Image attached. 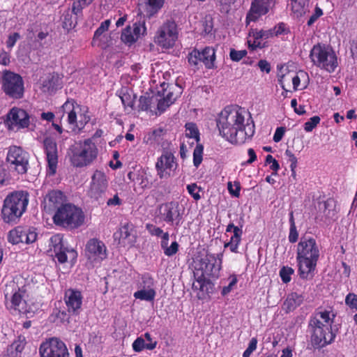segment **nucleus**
<instances>
[{
	"instance_id": "f704fd0d",
	"label": "nucleus",
	"mask_w": 357,
	"mask_h": 357,
	"mask_svg": "<svg viewBox=\"0 0 357 357\" xmlns=\"http://www.w3.org/2000/svg\"><path fill=\"white\" fill-rule=\"evenodd\" d=\"M146 15L151 18L162 8L165 0H142Z\"/></svg>"
},
{
	"instance_id": "8fccbe9b",
	"label": "nucleus",
	"mask_w": 357,
	"mask_h": 357,
	"mask_svg": "<svg viewBox=\"0 0 357 357\" xmlns=\"http://www.w3.org/2000/svg\"><path fill=\"white\" fill-rule=\"evenodd\" d=\"M284 155L287 158V160L290 162V169L291 172H294V169L297 167V158L292 151L289 149H287L284 152Z\"/></svg>"
},
{
	"instance_id": "a18cd8bd",
	"label": "nucleus",
	"mask_w": 357,
	"mask_h": 357,
	"mask_svg": "<svg viewBox=\"0 0 357 357\" xmlns=\"http://www.w3.org/2000/svg\"><path fill=\"white\" fill-rule=\"evenodd\" d=\"M294 273V271L292 268L284 266L280 271V276L283 282L287 283L291 280V276Z\"/></svg>"
},
{
	"instance_id": "f257e3e1",
	"label": "nucleus",
	"mask_w": 357,
	"mask_h": 357,
	"mask_svg": "<svg viewBox=\"0 0 357 357\" xmlns=\"http://www.w3.org/2000/svg\"><path fill=\"white\" fill-rule=\"evenodd\" d=\"M220 135L233 144H243L250 139L255 126L252 116L245 109L238 107H227L217 119Z\"/></svg>"
},
{
	"instance_id": "a878e982",
	"label": "nucleus",
	"mask_w": 357,
	"mask_h": 357,
	"mask_svg": "<svg viewBox=\"0 0 357 357\" xmlns=\"http://www.w3.org/2000/svg\"><path fill=\"white\" fill-rule=\"evenodd\" d=\"M26 291L19 289L11 297L10 308L26 314L32 312L30 306L26 303Z\"/></svg>"
},
{
	"instance_id": "ea45409f",
	"label": "nucleus",
	"mask_w": 357,
	"mask_h": 357,
	"mask_svg": "<svg viewBox=\"0 0 357 357\" xmlns=\"http://www.w3.org/2000/svg\"><path fill=\"white\" fill-rule=\"evenodd\" d=\"M305 73L303 72H300L298 73H296L294 72H288L287 78L291 79V83L293 85V89L294 91H296L299 89L300 83H301V77H304ZM286 78V77H284Z\"/></svg>"
},
{
	"instance_id": "5fc2aeb1",
	"label": "nucleus",
	"mask_w": 357,
	"mask_h": 357,
	"mask_svg": "<svg viewBox=\"0 0 357 357\" xmlns=\"http://www.w3.org/2000/svg\"><path fill=\"white\" fill-rule=\"evenodd\" d=\"M178 250V244L176 241L172 243L170 246H168L164 249V253L166 256L171 257L175 255Z\"/></svg>"
},
{
	"instance_id": "e2e57ef3",
	"label": "nucleus",
	"mask_w": 357,
	"mask_h": 357,
	"mask_svg": "<svg viewBox=\"0 0 357 357\" xmlns=\"http://www.w3.org/2000/svg\"><path fill=\"white\" fill-rule=\"evenodd\" d=\"M66 315L67 314L64 311L56 310L52 314V317H55L52 321H56L57 320H59L60 322H62L63 320H64V319L66 317Z\"/></svg>"
},
{
	"instance_id": "69168bd1",
	"label": "nucleus",
	"mask_w": 357,
	"mask_h": 357,
	"mask_svg": "<svg viewBox=\"0 0 357 357\" xmlns=\"http://www.w3.org/2000/svg\"><path fill=\"white\" fill-rule=\"evenodd\" d=\"M258 67L261 71L268 73L271 71L270 63L266 60H260L258 62Z\"/></svg>"
},
{
	"instance_id": "20e7f679",
	"label": "nucleus",
	"mask_w": 357,
	"mask_h": 357,
	"mask_svg": "<svg viewBox=\"0 0 357 357\" xmlns=\"http://www.w3.org/2000/svg\"><path fill=\"white\" fill-rule=\"evenodd\" d=\"M335 314L326 309L317 310L310 318L309 328L312 332L311 340L313 344L322 347L335 338L331 330Z\"/></svg>"
},
{
	"instance_id": "c9c22d12",
	"label": "nucleus",
	"mask_w": 357,
	"mask_h": 357,
	"mask_svg": "<svg viewBox=\"0 0 357 357\" xmlns=\"http://www.w3.org/2000/svg\"><path fill=\"white\" fill-rule=\"evenodd\" d=\"M291 10L296 17H302L309 12V0H291Z\"/></svg>"
},
{
	"instance_id": "412c9836",
	"label": "nucleus",
	"mask_w": 357,
	"mask_h": 357,
	"mask_svg": "<svg viewBox=\"0 0 357 357\" xmlns=\"http://www.w3.org/2000/svg\"><path fill=\"white\" fill-rule=\"evenodd\" d=\"M37 233L34 228L17 227L8 233V240L13 244L24 243H33L37 239Z\"/></svg>"
},
{
	"instance_id": "c756f323",
	"label": "nucleus",
	"mask_w": 357,
	"mask_h": 357,
	"mask_svg": "<svg viewBox=\"0 0 357 357\" xmlns=\"http://www.w3.org/2000/svg\"><path fill=\"white\" fill-rule=\"evenodd\" d=\"M157 344V341L153 340L149 333H145L133 342L132 349L136 352H140L145 349L153 350L156 347Z\"/></svg>"
},
{
	"instance_id": "49530a36",
	"label": "nucleus",
	"mask_w": 357,
	"mask_h": 357,
	"mask_svg": "<svg viewBox=\"0 0 357 357\" xmlns=\"http://www.w3.org/2000/svg\"><path fill=\"white\" fill-rule=\"evenodd\" d=\"M154 97H149V96H141L139 100V107L142 110H148L151 108V105L154 100Z\"/></svg>"
},
{
	"instance_id": "338daca9",
	"label": "nucleus",
	"mask_w": 357,
	"mask_h": 357,
	"mask_svg": "<svg viewBox=\"0 0 357 357\" xmlns=\"http://www.w3.org/2000/svg\"><path fill=\"white\" fill-rule=\"evenodd\" d=\"M10 55L3 51L0 53V64L8 66L10 63Z\"/></svg>"
},
{
	"instance_id": "3c124183",
	"label": "nucleus",
	"mask_w": 357,
	"mask_h": 357,
	"mask_svg": "<svg viewBox=\"0 0 357 357\" xmlns=\"http://www.w3.org/2000/svg\"><path fill=\"white\" fill-rule=\"evenodd\" d=\"M230 282L227 286H225L222 289V295L226 296L233 289L234 287L237 284L238 280L235 275H231L229 278Z\"/></svg>"
},
{
	"instance_id": "1a4fd4ad",
	"label": "nucleus",
	"mask_w": 357,
	"mask_h": 357,
	"mask_svg": "<svg viewBox=\"0 0 357 357\" xmlns=\"http://www.w3.org/2000/svg\"><path fill=\"white\" fill-rule=\"evenodd\" d=\"M63 114L68 115V123L73 131L79 132L90 121L87 109L77 104L73 100H68L61 107Z\"/></svg>"
},
{
	"instance_id": "58836bf2",
	"label": "nucleus",
	"mask_w": 357,
	"mask_h": 357,
	"mask_svg": "<svg viewBox=\"0 0 357 357\" xmlns=\"http://www.w3.org/2000/svg\"><path fill=\"white\" fill-rule=\"evenodd\" d=\"M185 135L187 137L194 139L197 142L199 141V132L195 123H188L185 124Z\"/></svg>"
},
{
	"instance_id": "6e6552de",
	"label": "nucleus",
	"mask_w": 357,
	"mask_h": 357,
	"mask_svg": "<svg viewBox=\"0 0 357 357\" xmlns=\"http://www.w3.org/2000/svg\"><path fill=\"white\" fill-rule=\"evenodd\" d=\"M53 220L56 225L75 229L83 224L84 215L79 208L67 204L58 208L53 216Z\"/></svg>"
},
{
	"instance_id": "7c9ffc66",
	"label": "nucleus",
	"mask_w": 357,
	"mask_h": 357,
	"mask_svg": "<svg viewBox=\"0 0 357 357\" xmlns=\"http://www.w3.org/2000/svg\"><path fill=\"white\" fill-rule=\"evenodd\" d=\"M110 24V20H106L100 24L93 36L92 42L93 45L98 46L102 49H105L109 45L107 43L108 38L104 33L107 31Z\"/></svg>"
},
{
	"instance_id": "6ab92c4d",
	"label": "nucleus",
	"mask_w": 357,
	"mask_h": 357,
	"mask_svg": "<svg viewBox=\"0 0 357 357\" xmlns=\"http://www.w3.org/2000/svg\"><path fill=\"white\" fill-rule=\"evenodd\" d=\"M6 124L9 130L26 128L30 124V118L24 109L13 107L6 115Z\"/></svg>"
},
{
	"instance_id": "603ef678",
	"label": "nucleus",
	"mask_w": 357,
	"mask_h": 357,
	"mask_svg": "<svg viewBox=\"0 0 357 357\" xmlns=\"http://www.w3.org/2000/svg\"><path fill=\"white\" fill-rule=\"evenodd\" d=\"M227 185L229 193L235 197H238L241 190L239 182H234V185L231 182H229Z\"/></svg>"
},
{
	"instance_id": "cd10ccee",
	"label": "nucleus",
	"mask_w": 357,
	"mask_h": 357,
	"mask_svg": "<svg viewBox=\"0 0 357 357\" xmlns=\"http://www.w3.org/2000/svg\"><path fill=\"white\" fill-rule=\"evenodd\" d=\"M114 237L115 240L118 239L119 243L123 246H133L136 241L133 234V225L129 223L125 224L114 234Z\"/></svg>"
},
{
	"instance_id": "13d9d810",
	"label": "nucleus",
	"mask_w": 357,
	"mask_h": 357,
	"mask_svg": "<svg viewBox=\"0 0 357 357\" xmlns=\"http://www.w3.org/2000/svg\"><path fill=\"white\" fill-rule=\"evenodd\" d=\"M151 286H155L153 279L149 275H144L142 277V282L139 287H150Z\"/></svg>"
},
{
	"instance_id": "a19ab883",
	"label": "nucleus",
	"mask_w": 357,
	"mask_h": 357,
	"mask_svg": "<svg viewBox=\"0 0 357 357\" xmlns=\"http://www.w3.org/2000/svg\"><path fill=\"white\" fill-rule=\"evenodd\" d=\"M93 0H75L73 3L72 11L74 14L78 15L82 10L91 4Z\"/></svg>"
},
{
	"instance_id": "c85d7f7f",
	"label": "nucleus",
	"mask_w": 357,
	"mask_h": 357,
	"mask_svg": "<svg viewBox=\"0 0 357 357\" xmlns=\"http://www.w3.org/2000/svg\"><path fill=\"white\" fill-rule=\"evenodd\" d=\"M319 213L321 220H335L337 213V202L333 199H328L324 202L319 203Z\"/></svg>"
},
{
	"instance_id": "393cba45",
	"label": "nucleus",
	"mask_w": 357,
	"mask_h": 357,
	"mask_svg": "<svg viewBox=\"0 0 357 357\" xmlns=\"http://www.w3.org/2000/svg\"><path fill=\"white\" fill-rule=\"evenodd\" d=\"M61 87V79L57 74L49 73L40 78V89L43 93L52 94Z\"/></svg>"
},
{
	"instance_id": "79ce46f5",
	"label": "nucleus",
	"mask_w": 357,
	"mask_h": 357,
	"mask_svg": "<svg viewBox=\"0 0 357 357\" xmlns=\"http://www.w3.org/2000/svg\"><path fill=\"white\" fill-rule=\"evenodd\" d=\"M345 304L352 311L357 312V294L349 293L345 297Z\"/></svg>"
},
{
	"instance_id": "f03ea898",
	"label": "nucleus",
	"mask_w": 357,
	"mask_h": 357,
	"mask_svg": "<svg viewBox=\"0 0 357 357\" xmlns=\"http://www.w3.org/2000/svg\"><path fill=\"white\" fill-rule=\"evenodd\" d=\"M222 253L217 256L214 254L206 253L196 262L194 275L195 281L192 284V289L198 290L197 297L202 298L208 291L211 278H218L222 267Z\"/></svg>"
},
{
	"instance_id": "052dcab7",
	"label": "nucleus",
	"mask_w": 357,
	"mask_h": 357,
	"mask_svg": "<svg viewBox=\"0 0 357 357\" xmlns=\"http://www.w3.org/2000/svg\"><path fill=\"white\" fill-rule=\"evenodd\" d=\"M122 204V200L119 198L118 194H115L113 197L109 198L107 201V205L108 206H120Z\"/></svg>"
},
{
	"instance_id": "0e129e2a",
	"label": "nucleus",
	"mask_w": 357,
	"mask_h": 357,
	"mask_svg": "<svg viewBox=\"0 0 357 357\" xmlns=\"http://www.w3.org/2000/svg\"><path fill=\"white\" fill-rule=\"evenodd\" d=\"M284 134V128L282 127L278 128L275 132L274 135H273V141L275 142H279L283 137Z\"/></svg>"
},
{
	"instance_id": "2f4dec72",
	"label": "nucleus",
	"mask_w": 357,
	"mask_h": 357,
	"mask_svg": "<svg viewBox=\"0 0 357 357\" xmlns=\"http://www.w3.org/2000/svg\"><path fill=\"white\" fill-rule=\"evenodd\" d=\"M268 11V6L262 0H255L251 5L249 13L247 15L246 22L256 21L261 15H265Z\"/></svg>"
},
{
	"instance_id": "6e6d98bb",
	"label": "nucleus",
	"mask_w": 357,
	"mask_h": 357,
	"mask_svg": "<svg viewBox=\"0 0 357 357\" xmlns=\"http://www.w3.org/2000/svg\"><path fill=\"white\" fill-rule=\"evenodd\" d=\"M146 228L149 233L152 236H162V235L164 234L163 231L160 227H158L151 224H147L146 225Z\"/></svg>"
},
{
	"instance_id": "7ed1b4c3",
	"label": "nucleus",
	"mask_w": 357,
	"mask_h": 357,
	"mask_svg": "<svg viewBox=\"0 0 357 357\" xmlns=\"http://www.w3.org/2000/svg\"><path fill=\"white\" fill-rule=\"evenodd\" d=\"M319 257L320 248L316 239L312 236L301 237L296 249L298 273L301 278H313Z\"/></svg>"
},
{
	"instance_id": "f3484780",
	"label": "nucleus",
	"mask_w": 357,
	"mask_h": 357,
	"mask_svg": "<svg viewBox=\"0 0 357 357\" xmlns=\"http://www.w3.org/2000/svg\"><path fill=\"white\" fill-rule=\"evenodd\" d=\"M188 63L190 66H197L202 63L208 69L215 68V51L211 47H206L202 51L197 49L192 50L188 56Z\"/></svg>"
},
{
	"instance_id": "39448f33",
	"label": "nucleus",
	"mask_w": 357,
	"mask_h": 357,
	"mask_svg": "<svg viewBox=\"0 0 357 357\" xmlns=\"http://www.w3.org/2000/svg\"><path fill=\"white\" fill-rule=\"evenodd\" d=\"M27 191L18 190L9 193L3 201L1 217L6 223H16L26 211L29 204Z\"/></svg>"
},
{
	"instance_id": "4468645a",
	"label": "nucleus",
	"mask_w": 357,
	"mask_h": 357,
	"mask_svg": "<svg viewBox=\"0 0 357 357\" xmlns=\"http://www.w3.org/2000/svg\"><path fill=\"white\" fill-rule=\"evenodd\" d=\"M108 188V179L102 171L96 170L91 176V180L87 190V195L95 201L102 200Z\"/></svg>"
},
{
	"instance_id": "e433bc0d",
	"label": "nucleus",
	"mask_w": 357,
	"mask_h": 357,
	"mask_svg": "<svg viewBox=\"0 0 357 357\" xmlns=\"http://www.w3.org/2000/svg\"><path fill=\"white\" fill-rule=\"evenodd\" d=\"M156 295L155 289H139L134 293V297L136 299H139L146 301H152L154 300Z\"/></svg>"
},
{
	"instance_id": "423d86ee",
	"label": "nucleus",
	"mask_w": 357,
	"mask_h": 357,
	"mask_svg": "<svg viewBox=\"0 0 357 357\" xmlns=\"http://www.w3.org/2000/svg\"><path fill=\"white\" fill-rule=\"evenodd\" d=\"M98 154V147L91 138L76 143L68 152L71 165L79 168L91 165L97 159Z\"/></svg>"
},
{
	"instance_id": "4be33fe9",
	"label": "nucleus",
	"mask_w": 357,
	"mask_h": 357,
	"mask_svg": "<svg viewBox=\"0 0 357 357\" xmlns=\"http://www.w3.org/2000/svg\"><path fill=\"white\" fill-rule=\"evenodd\" d=\"M43 148L48 165L47 172L50 175H54L56 173L58 163L57 144L53 139L46 137L43 140Z\"/></svg>"
},
{
	"instance_id": "bf43d9fd",
	"label": "nucleus",
	"mask_w": 357,
	"mask_h": 357,
	"mask_svg": "<svg viewBox=\"0 0 357 357\" xmlns=\"http://www.w3.org/2000/svg\"><path fill=\"white\" fill-rule=\"evenodd\" d=\"M20 34L18 33H14L8 36V38L6 41V45L8 48L11 49L17 42V40L20 38Z\"/></svg>"
},
{
	"instance_id": "ddd939ff",
	"label": "nucleus",
	"mask_w": 357,
	"mask_h": 357,
	"mask_svg": "<svg viewBox=\"0 0 357 357\" xmlns=\"http://www.w3.org/2000/svg\"><path fill=\"white\" fill-rule=\"evenodd\" d=\"M178 163L174 154L168 151H164L157 159L155 170L160 179H168L176 174Z\"/></svg>"
},
{
	"instance_id": "72a5a7b5",
	"label": "nucleus",
	"mask_w": 357,
	"mask_h": 357,
	"mask_svg": "<svg viewBox=\"0 0 357 357\" xmlns=\"http://www.w3.org/2000/svg\"><path fill=\"white\" fill-rule=\"evenodd\" d=\"M26 344L24 335L17 336V339L8 347L7 357H19Z\"/></svg>"
},
{
	"instance_id": "37998d69",
	"label": "nucleus",
	"mask_w": 357,
	"mask_h": 357,
	"mask_svg": "<svg viewBox=\"0 0 357 357\" xmlns=\"http://www.w3.org/2000/svg\"><path fill=\"white\" fill-rule=\"evenodd\" d=\"M186 189L195 200L198 201L201 199L200 192L202 189L196 183L188 185Z\"/></svg>"
},
{
	"instance_id": "dca6fc26",
	"label": "nucleus",
	"mask_w": 357,
	"mask_h": 357,
	"mask_svg": "<svg viewBox=\"0 0 357 357\" xmlns=\"http://www.w3.org/2000/svg\"><path fill=\"white\" fill-rule=\"evenodd\" d=\"M40 357H69L66 344L57 337H51L39 348Z\"/></svg>"
},
{
	"instance_id": "09e8293b",
	"label": "nucleus",
	"mask_w": 357,
	"mask_h": 357,
	"mask_svg": "<svg viewBox=\"0 0 357 357\" xmlns=\"http://www.w3.org/2000/svg\"><path fill=\"white\" fill-rule=\"evenodd\" d=\"M247 54L246 50H236L235 49H231L229 52V57L233 61L238 62L245 57Z\"/></svg>"
},
{
	"instance_id": "9b49d317",
	"label": "nucleus",
	"mask_w": 357,
	"mask_h": 357,
	"mask_svg": "<svg viewBox=\"0 0 357 357\" xmlns=\"http://www.w3.org/2000/svg\"><path fill=\"white\" fill-rule=\"evenodd\" d=\"M29 159V153L20 146H11L8 148L6 162L10 171L18 174H25L28 169Z\"/></svg>"
},
{
	"instance_id": "774afa93",
	"label": "nucleus",
	"mask_w": 357,
	"mask_h": 357,
	"mask_svg": "<svg viewBox=\"0 0 357 357\" xmlns=\"http://www.w3.org/2000/svg\"><path fill=\"white\" fill-rule=\"evenodd\" d=\"M121 101H122L123 105L125 107H132V106H133V102H132V100L130 99V96H129V95L123 94L122 96H121Z\"/></svg>"
},
{
	"instance_id": "0eeeda50",
	"label": "nucleus",
	"mask_w": 357,
	"mask_h": 357,
	"mask_svg": "<svg viewBox=\"0 0 357 357\" xmlns=\"http://www.w3.org/2000/svg\"><path fill=\"white\" fill-rule=\"evenodd\" d=\"M309 56L313 65L329 73H333L338 66L337 56L330 45H314Z\"/></svg>"
},
{
	"instance_id": "864d4df0",
	"label": "nucleus",
	"mask_w": 357,
	"mask_h": 357,
	"mask_svg": "<svg viewBox=\"0 0 357 357\" xmlns=\"http://www.w3.org/2000/svg\"><path fill=\"white\" fill-rule=\"evenodd\" d=\"M243 231L240 228H234V234L229 242L238 246L241 241Z\"/></svg>"
},
{
	"instance_id": "4c0bfd02",
	"label": "nucleus",
	"mask_w": 357,
	"mask_h": 357,
	"mask_svg": "<svg viewBox=\"0 0 357 357\" xmlns=\"http://www.w3.org/2000/svg\"><path fill=\"white\" fill-rule=\"evenodd\" d=\"M290 228L289 234V241L291 243H296L298 239V232L297 231L296 224L294 222L293 212L290 213L289 218Z\"/></svg>"
},
{
	"instance_id": "b1692460",
	"label": "nucleus",
	"mask_w": 357,
	"mask_h": 357,
	"mask_svg": "<svg viewBox=\"0 0 357 357\" xmlns=\"http://www.w3.org/2000/svg\"><path fill=\"white\" fill-rule=\"evenodd\" d=\"M64 300L68 311L77 314L82 304V296L79 291L68 289L65 291Z\"/></svg>"
},
{
	"instance_id": "680f3d73",
	"label": "nucleus",
	"mask_w": 357,
	"mask_h": 357,
	"mask_svg": "<svg viewBox=\"0 0 357 357\" xmlns=\"http://www.w3.org/2000/svg\"><path fill=\"white\" fill-rule=\"evenodd\" d=\"M155 101H158V109L161 112L165 111L167 107L172 105L171 100L168 101L165 98L160 100L155 99Z\"/></svg>"
},
{
	"instance_id": "c03bdc74",
	"label": "nucleus",
	"mask_w": 357,
	"mask_h": 357,
	"mask_svg": "<svg viewBox=\"0 0 357 357\" xmlns=\"http://www.w3.org/2000/svg\"><path fill=\"white\" fill-rule=\"evenodd\" d=\"M203 154V146L201 144H198L194 149L193 151V164L197 167L202 161Z\"/></svg>"
},
{
	"instance_id": "a211bd4d",
	"label": "nucleus",
	"mask_w": 357,
	"mask_h": 357,
	"mask_svg": "<svg viewBox=\"0 0 357 357\" xmlns=\"http://www.w3.org/2000/svg\"><path fill=\"white\" fill-rule=\"evenodd\" d=\"M177 35L176 23L173 21H167L158 29L155 42L165 48H169L174 45Z\"/></svg>"
},
{
	"instance_id": "2eb2a0df",
	"label": "nucleus",
	"mask_w": 357,
	"mask_h": 357,
	"mask_svg": "<svg viewBox=\"0 0 357 357\" xmlns=\"http://www.w3.org/2000/svg\"><path fill=\"white\" fill-rule=\"evenodd\" d=\"M48 252L52 257H55L61 264L67 261L66 252H68L73 260L76 259L77 254L73 249H66L63 243V236L57 234L52 236L50 239Z\"/></svg>"
},
{
	"instance_id": "9d476101",
	"label": "nucleus",
	"mask_w": 357,
	"mask_h": 357,
	"mask_svg": "<svg viewBox=\"0 0 357 357\" xmlns=\"http://www.w3.org/2000/svg\"><path fill=\"white\" fill-rule=\"evenodd\" d=\"M2 89L9 97L20 99L23 97L24 92V81L22 77L14 72L5 70L2 72L1 77Z\"/></svg>"
},
{
	"instance_id": "bb28decb",
	"label": "nucleus",
	"mask_w": 357,
	"mask_h": 357,
	"mask_svg": "<svg viewBox=\"0 0 357 357\" xmlns=\"http://www.w3.org/2000/svg\"><path fill=\"white\" fill-rule=\"evenodd\" d=\"M66 196L60 190H52L49 192L44 198V208L48 211H54L63 206Z\"/></svg>"
},
{
	"instance_id": "4d7b16f0",
	"label": "nucleus",
	"mask_w": 357,
	"mask_h": 357,
	"mask_svg": "<svg viewBox=\"0 0 357 357\" xmlns=\"http://www.w3.org/2000/svg\"><path fill=\"white\" fill-rule=\"evenodd\" d=\"M323 15L322 10L318 7L315 8L314 13L311 15L307 22V26H312L314 22Z\"/></svg>"
},
{
	"instance_id": "de8ad7c7",
	"label": "nucleus",
	"mask_w": 357,
	"mask_h": 357,
	"mask_svg": "<svg viewBox=\"0 0 357 357\" xmlns=\"http://www.w3.org/2000/svg\"><path fill=\"white\" fill-rule=\"evenodd\" d=\"M320 118L318 116L311 117L304 123V130L306 132H311L319 123Z\"/></svg>"
},
{
	"instance_id": "5701e85b",
	"label": "nucleus",
	"mask_w": 357,
	"mask_h": 357,
	"mask_svg": "<svg viewBox=\"0 0 357 357\" xmlns=\"http://www.w3.org/2000/svg\"><path fill=\"white\" fill-rule=\"evenodd\" d=\"M144 22H137L132 26H128L121 33V40L126 44L131 45L146 33Z\"/></svg>"
},
{
	"instance_id": "f8f14e48",
	"label": "nucleus",
	"mask_w": 357,
	"mask_h": 357,
	"mask_svg": "<svg viewBox=\"0 0 357 357\" xmlns=\"http://www.w3.org/2000/svg\"><path fill=\"white\" fill-rule=\"evenodd\" d=\"M184 211V208L178 202H167L160 207V215L162 219L175 228L179 227L183 224Z\"/></svg>"
},
{
	"instance_id": "aec40b11",
	"label": "nucleus",
	"mask_w": 357,
	"mask_h": 357,
	"mask_svg": "<svg viewBox=\"0 0 357 357\" xmlns=\"http://www.w3.org/2000/svg\"><path fill=\"white\" fill-rule=\"evenodd\" d=\"M85 256L92 264H98L107 257V248L101 241L97 238L89 240L85 247Z\"/></svg>"
},
{
	"instance_id": "473e14b6",
	"label": "nucleus",
	"mask_w": 357,
	"mask_h": 357,
	"mask_svg": "<svg viewBox=\"0 0 357 357\" xmlns=\"http://www.w3.org/2000/svg\"><path fill=\"white\" fill-rule=\"evenodd\" d=\"M303 301V298L301 295L297 293H291L289 294L285 298L282 309L286 313L294 311L296 307L301 305Z\"/></svg>"
}]
</instances>
